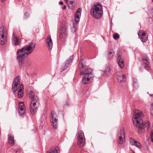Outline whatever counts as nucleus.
Returning <instances> with one entry per match:
<instances>
[{
	"label": "nucleus",
	"mask_w": 153,
	"mask_h": 153,
	"mask_svg": "<svg viewBox=\"0 0 153 153\" xmlns=\"http://www.w3.org/2000/svg\"><path fill=\"white\" fill-rule=\"evenodd\" d=\"M91 14L92 17L97 19L102 17L103 15L102 7L100 4L96 3L91 7Z\"/></svg>",
	"instance_id": "3"
},
{
	"label": "nucleus",
	"mask_w": 153,
	"mask_h": 153,
	"mask_svg": "<svg viewBox=\"0 0 153 153\" xmlns=\"http://www.w3.org/2000/svg\"><path fill=\"white\" fill-rule=\"evenodd\" d=\"M20 149H18L17 150H16V152L17 153L18 152H20Z\"/></svg>",
	"instance_id": "35"
},
{
	"label": "nucleus",
	"mask_w": 153,
	"mask_h": 153,
	"mask_svg": "<svg viewBox=\"0 0 153 153\" xmlns=\"http://www.w3.org/2000/svg\"><path fill=\"white\" fill-rule=\"evenodd\" d=\"M20 78L19 76H17L14 79L12 86V89L14 92L18 90L17 96L19 98H22L24 95V86L22 84L19 86H18L20 84Z\"/></svg>",
	"instance_id": "4"
},
{
	"label": "nucleus",
	"mask_w": 153,
	"mask_h": 153,
	"mask_svg": "<svg viewBox=\"0 0 153 153\" xmlns=\"http://www.w3.org/2000/svg\"><path fill=\"white\" fill-rule=\"evenodd\" d=\"M150 111L151 114L153 116V102L151 104Z\"/></svg>",
	"instance_id": "30"
},
{
	"label": "nucleus",
	"mask_w": 153,
	"mask_h": 153,
	"mask_svg": "<svg viewBox=\"0 0 153 153\" xmlns=\"http://www.w3.org/2000/svg\"><path fill=\"white\" fill-rule=\"evenodd\" d=\"M66 3H67L68 2V0H64Z\"/></svg>",
	"instance_id": "36"
},
{
	"label": "nucleus",
	"mask_w": 153,
	"mask_h": 153,
	"mask_svg": "<svg viewBox=\"0 0 153 153\" xmlns=\"http://www.w3.org/2000/svg\"><path fill=\"white\" fill-rule=\"evenodd\" d=\"M133 153H134V152Z\"/></svg>",
	"instance_id": "40"
},
{
	"label": "nucleus",
	"mask_w": 153,
	"mask_h": 153,
	"mask_svg": "<svg viewBox=\"0 0 153 153\" xmlns=\"http://www.w3.org/2000/svg\"><path fill=\"white\" fill-rule=\"evenodd\" d=\"M78 68L80 69L81 72L82 71H84V70H86V69H85V65L82 64V59H80L79 61Z\"/></svg>",
	"instance_id": "22"
},
{
	"label": "nucleus",
	"mask_w": 153,
	"mask_h": 153,
	"mask_svg": "<svg viewBox=\"0 0 153 153\" xmlns=\"http://www.w3.org/2000/svg\"><path fill=\"white\" fill-rule=\"evenodd\" d=\"M108 57H109V59L112 58L114 56L113 51L112 50H110L109 51L108 53Z\"/></svg>",
	"instance_id": "27"
},
{
	"label": "nucleus",
	"mask_w": 153,
	"mask_h": 153,
	"mask_svg": "<svg viewBox=\"0 0 153 153\" xmlns=\"http://www.w3.org/2000/svg\"><path fill=\"white\" fill-rule=\"evenodd\" d=\"M7 31L6 28L3 26L0 27V44L3 45L6 41Z\"/></svg>",
	"instance_id": "7"
},
{
	"label": "nucleus",
	"mask_w": 153,
	"mask_h": 153,
	"mask_svg": "<svg viewBox=\"0 0 153 153\" xmlns=\"http://www.w3.org/2000/svg\"><path fill=\"white\" fill-rule=\"evenodd\" d=\"M78 144L80 146H83L85 144V139L84 133L82 131H79L78 134Z\"/></svg>",
	"instance_id": "8"
},
{
	"label": "nucleus",
	"mask_w": 153,
	"mask_h": 153,
	"mask_svg": "<svg viewBox=\"0 0 153 153\" xmlns=\"http://www.w3.org/2000/svg\"><path fill=\"white\" fill-rule=\"evenodd\" d=\"M130 144L133 146H135L138 148L140 149L142 146L140 144L132 138H129Z\"/></svg>",
	"instance_id": "16"
},
{
	"label": "nucleus",
	"mask_w": 153,
	"mask_h": 153,
	"mask_svg": "<svg viewBox=\"0 0 153 153\" xmlns=\"http://www.w3.org/2000/svg\"><path fill=\"white\" fill-rule=\"evenodd\" d=\"M45 41L47 48L49 50H51L53 47V42L50 35L47 36Z\"/></svg>",
	"instance_id": "12"
},
{
	"label": "nucleus",
	"mask_w": 153,
	"mask_h": 153,
	"mask_svg": "<svg viewBox=\"0 0 153 153\" xmlns=\"http://www.w3.org/2000/svg\"><path fill=\"white\" fill-rule=\"evenodd\" d=\"M1 1H4V0H1Z\"/></svg>",
	"instance_id": "38"
},
{
	"label": "nucleus",
	"mask_w": 153,
	"mask_h": 153,
	"mask_svg": "<svg viewBox=\"0 0 153 153\" xmlns=\"http://www.w3.org/2000/svg\"><path fill=\"white\" fill-rule=\"evenodd\" d=\"M133 85L134 87L135 88H137L138 87V84L137 83V80L135 78H133Z\"/></svg>",
	"instance_id": "26"
},
{
	"label": "nucleus",
	"mask_w": 153,
	"mask_h": 153,
	"mask_svg": "<svg viewBox=\"0 0 153 153\" xmlns=\"http://www.w3.org/2000/svg\"><path fill=\"white\" fill-rule=\"evenodd\" d=\"M92 70L91 68H88L84 71L80 72V75H84L82 77V82L84 84L89 83L92 77Z\"/></svg>",
	"instance_id": "6"
},
{
	"label": "nucleus",
	"mask_w": 153,
	"mask_h": 153,
	"mask_svg": "<svg viewBox=\"0 0 153 153\" xmlns=\"http://www.w3.org/2000/svg\"><path fill=\"white\" fill-rule=\"evenodd\" d=\"M143 117V114L141 111L138 109L135 110L133 117V121L134 125L138 128L139 133L144 132L150 126V124L148 121L143 122L142 118Z\"/></svg>",
	"instance_id": "1"
},
{
	"label": "nucleus",
	"mask_w": 153,
	"mask_h": 153,
	"mask_svg": "<svg viewBox=\"0 0 153 153\" xmlns=\"http://www.w3.org/2000/svg\"><path fill=\"white\" fill-rule=\"evenodd\" d=\"M138 35L142 42H145L146 41L147 39V36L143 31H140L138 33Z\"/></svg>",
	"instance_id": "13"
},
{
	"label": "nucleus",
	"mask_w": 153,
	"mask_h": 153,
	"mask_svg": "<svg viewBox=\"0 0 153 153\" xmlns=\"http://www.w3.org/2000/svg\"><path fill=\"white\" fill-rule=\"evenodd\" d=\"M35 44L33 42H30L29 45L23 48L18 50L17 52L18 56L17 59L19 62V66L22 68L25 65L24 58L31 53L35 48Z\"/></svg>",
	"instance_id": "2"
},
{
	"label": "nucleus",
	"mask_w": 153,
	"mask_h": 153,
	"mask_svg": "<svg viewBox=\"0 0 153 153\" xmlns=\"http://www.w3.org/2000/svg\"><path fill=\"white\" fill-rule=\"evenodd\" d=\"M66 6H65V5H64V6H63V7H62V9H63V10H65V9H66Z\"/></svg>",
	"instance_id": "34"
},
{
	"label": "nucleus",
	"mask_w": 153,
	"mask_h": 153,
	"mask_svg": "<svg viewBox=\"0 0 153 153\" xmlns=\"http://www.w3.org/2000/svg\"><path fill=\"white\" fill-rule=\"evenodd\" d=\"M110 71V69L109 68H106L105 70L104 71V72L106 74H108L109 73Z\"/></svg>",
	"instance_id": "31"
},
{
	"label": "nucleus",
	"mask_w": 153,
	"mask_h": 153,
	"mask_svg": "<svg viewBox=\"0 0 153 153\" xmlns=\"http://www.w3.org/2000/svg\"><path fill=\"white\" fill-rule=\"evenodd\" d=\"M25 109L23 102L19 103V115H23L25 113Z\"/></svg>",
	"instance_id": "15"
},
{
	"label": "nucleus",
	"mask_w": 153,
	"mask_h": 153,
	"mask_svg": "<svg viewBox=\"0 0 153 153\" xmlns=\"http://www.w3.org/2000/svg\"><path fill=\"white\" fill-rule=\"evenodd\" d=\"M119 37V35L117 33H115L113 35V38L115 39H117Z\"/></svg>",
	"instance_id": "29"
},
{
	"label": "nucleus",
	"mask_w": 153,
	"mask_h": 153,
	"mask_svg": "<svg viewBox=\"0 0 153 153\" xmlns=\"http://www.w3.org/2000/svg\"><path fill=\"white\" fill-rule=\"evenodd\" d=\"M71 32L73 33H74L75 32L76 28L74 26V24L73 25V26L71 27Z\"/></svg>",
	"instance_id": "28"
},
{
	"label": "nucleus",
	"mask_w": 153,
	"mask_h": 153,
	"mask_svg": "<svg viewBox=\"0 0 153 153\" xmlns=\"http://www.w3.org/2000/svg\"><path fill=\"white\" fill-rule=\"evenodd\" d=\"M150 96H152L153 97V94L150 95Z\"/></svg>",
	"instance_id": "37"
},
{
	"label": "nucleus",
	"mask_w": 153,
	"mask_h": 153,
	"mask_svg": "<svg viewBox=\"0 0 153 153\" xmlns=\"http://www.w3.org/2000/svg\"><path fill=\"white\" fill-rule=\"evenodd\" d=\"M68 5L69 8L72 10L74 6V4L73 1H70L69 3L68 4Z\"/></svg>",
	"instance_id": "25"
},
{
	"label": "nucleus",
	"mask_w": 153,
	"mask_h": 153,
	"mask_svg": "<svg viewBox=\"0 0 153 153\" xmlns=\"http://www.w3.org/2000/svg\"><path fill=\"white\" fill-rule=\"evenodd\" d=\"M24 16L25 18H27L29 16V14L28 13H25Z\"/></svg>",
	"instance_id": "32"
},
{
	"label": "nucleus",
	"mask_w": 153,
	"mask_h": 153,
	"mask_svg": "<svg viewBox=\"0 0 153 153\" xmlns=\"http://www.w3.org/2000/svg\"><path fill=\"white\" fill-rule=\"evenodd\" d=\"M124 131V127H121L118 134V143L120 144H123L125 141V135Z\"/></svg>",
	"instance_id": "9"
},
{
	"label": "nucleus",
	"mask_w": 153,
	"mask_h": 153,
	"mask_svg": "<svg viewBox=\"0 0 153 153\" xmlns=\"http://www.w3.org/2000/svg\"><path fill=\"white\" fill-rule=\"evenodd\" d=\"M56 115L53 111H51L50 116V119L52 125L54 128H56L57 127V120L56 118Z\"/></svg>",
	"instance_id": "10"
},
{
	"label": "nucleus",
	"mask_w": 153,
	"mask_h": 153,
	"mask_svg": "<svg viewBox=\"0 0 153 153\" xmlns=\"http://www.w3.org/2000/svg\"><path fill=\"white\" fill-rule=\"evenodd\" d=\"M81 9L80 8H78L74 15L75 21L76 23L77 24L78 23L79 21L81 16Z\"/></svg>",
	"instance_id": "14"
},
{
	"label": "nucleus",
	"mask_w": 153,
	"mask_h": 153,
	"mask_svg": "<svg viewBox=\"0 0 153 153\" xmlns=\"http://www.w3.org/2000/svg\"><path fill=\"white\" fill-rule=\"evenodd\" d=\"M117 61L119 66L121 68H123L124 67V62L121 56H118Z\"/></svg>",
	"instance_id": "19"
},
{
	"label": "nucleus",
	"mask_w": 153,
	"mask_h": 153,
	"mask_svg": "<svg viewBox=\"0 0 153 153\" xmlns=\"http://www.w3.org/2000/svg\"><path fill=\"white\" fill-rule=\"evenodd\" d=\"M8 143L11 145L14 144V138L13 136L11 135H8Z\"/></svg>",
	"instance_id": "23"
},
{
	"label": "nucleus",
	"mask_w": 153,
	"mask_h": 153,
	"mask_svg": "<svg viewBox=\"0 0 153 153\" xmlns=\"http://www.w3.org/2000/svg\"><path fill=\"white\" fill-rule=\"evenodd\" d=\"M67 34V31L65 26L62 25L60 29V34L59 36L60 39L65 37Z\"/></svg>",
	"instance_id": "11"
},
{
	"label": "nucleus",
	"mask_w": 153,
	"mask_h": 153,
	"mask_svg": "<svg viewBox=\"0 0 153 153\" xmlns=\"http://www.w3.org/2000/svg\"><path fill=\"white\" fill-rule=\"evenodd\" d=\"M58 149L59 148L57 147H56L52 150L49 151L47 153H58Z\"/></svg>",
	"instance_id": "24"
},
{
	"label": "nucleus",
	"mask_w": 153,
	"mask_h": 153,
	"mask_svg": "<svg viewBox=\"0 0 153 153\" xmlns=\"http://www.w3.org/2000/svg\"><path fill=\"white\" fill-rule=\"evenodd\" d=\"M152 0V1H153V0Z\"/></svg>",
	"instance_id": "39"
},
{
	"label": "nucleus",
	"mask_w": 153,
	"mask_h": 153,
	"mask_svg": "<svg viewBox=\"0 0 153 153\" xmlns=\"http://www.w3.org/2000/svg\"><path fill=\"white\" fill-rule=\"evenodd\" d=\"M73 56H70L69 58L66 61L65 64L64 66L62 68V71L64 70L69 66V65L72 62V60L73 59Z\"/></svg>",
	"instance_id": "18"
},
{
	"label": "nucleus",
	"mask_w": 153,
	"mask_h": 153,
	"mask_svg": "<svg viewBox=\"0 0 153 153\" xmlns=\"http://www.w3.org/2000/svg\"><path fill=\"white\" fill-rule=\"evenodd\" d=\"M117 79L120 82H124L126 80V77L122 73H119L117 74Z\"/></svg>",
	"instance_id": "17"
},
{
	"label": "nucleus",
	"mask_w": 153,
	"mask_h": 153,
	"mask_svg": "<svg viewBox=\"0 0 153 153\" xmlns=\"http://www.w3.org/2000/svg\"><path fill=\"white\" fill-rule=\"evenodd\" d=\"M12 40L13 44V45H19V39L14 33L13 35Z\"/></svg>",
	"instance_id": "21"
},
{
	"label": "nucleus",
	"mask_w": 153,
	"mask_h": 153,
	"mask_svg": "<svg viewBox=\"0 0 153 153\" xmlns=\"http://www.w3.org/2000/svg\"><path fill=\"white\" fill-rule=\"evenodd\" d=\"M143 65L145 68L147 70L149 69L150 65L149 64V62L148 61V59L147 57H145L143 58Z\"/></svg>",
	"instance_id": "20"
},
{
	"label": "nucleus",
	"mask_w": 153,
	"mask_h": 153,
	"mask_svg": "<svg viewBox=\"0 0 153 153\" xmlns=\"http://www.w3.org/2000/svg\"><path fill=\"white\" fill-rule=\"evenodd\" d=\"M31 99L30 105V111L32 114H34L37 111L39 105L38 99L34 92H31L30 94Z\"/></svg>",
	"instance_id": "5"
},
{
	"label": "nucleus",
	"mask_w": 153,
	"mask_h": 153,
	"mask_svg": "<svg viewBox=\"0 0 153 153\" xmlns=\"http://www.w3.org/2000/svg\"><path fill=\"white\" fill-rule=\"evenodd\" d=\"M59 4L60 5H62L63 4V2L62 1H60L59 2Z\"/></svg>",
	"instance_id": "33"
}]
</instances>
